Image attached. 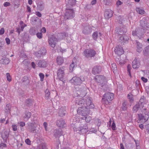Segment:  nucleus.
<instances>
[{
  "label": "nucleus",
  "mask_w": 149,
  "mask_h": 149,
  "mask_svg": "<svg viewBox=\"0 0 149 149\" xmlns=\"http://www.w3.org/2000/svg\"><path fill=\"white\" fill-rule=\"evenodd\" d=\"M64 67L60 68L58 70L57 76L58 79L61 80L63 79L65 73L64 72Z\"/></svg>",
  "instance_id": "12"
},
{
  "label": "nucleus",
  "mask_w": 149,
  "mask_h": 149,
  "mask_svg": "<svg viewBox=\"0 0 149 149\" xmlns=\"http://www.w3.org/2000/svg\"><path fill=\"white\" fill-rule=\"evenodd\" d=\"M29 33L32 35H35L36 33V29L35 27L31 28L29 30Z\"/></svg>",
  "instance_id": "37"
},
{
  "label": "nucleus",
  "mask_w": 149,
  "mask_h": 149,
  "mask_svg": "<svg viewBox=\"0 0 149 149\" xmlns=\"http://www.w3.org/2000/svg\"><path fill=\"white\" fill-rule=\"evenodd\" d=\"M127 97L130 102H132L134 100L132 95L131 93L127 95Z\"/></svg>",
  "instance_id": "45"
},
{
  "label": "nucleus",
  "mask_w": 149,
  "mask_h": 149,
  "mask_svg": "<svg viewBox=\"0 0 149 149\" xmlns=\"http://www.w3.org/2000/svg\"><path fill=\"white\" fill-rule=\"evenodd\" d=\"M145 128L148 132L149 131V124H147L145 126Z\"/></svg>",
  "instance_id": "63"
},
{
  "label": "nucleus",
  "mask_w": 149,
  "mask_h": 149,
  "mask_svg": "<svg viewBox=\"0 0 149 149\" xmlns=\"http://www.w3.org/2000/svg\"><path fill=\"white\" fill-rule=\"evenodd\" d=\"M113 14V11L110 10H106L104 12V16L106 19H109L111 17Z\"/></svg>",
  "instance_id": "19"
},
{
  "label": "nucleus",
  "mask_w": 149,
  "mask_h": 149,
  "mask_svg": "<svg viewBox=\"0 0 149 149\" xmlns=\"http://www.w3.org/2000/svg\"><path fill=\"white\" fill-rule=\"evenodd\" d=\"M56 125L59 127L61 128L65 127V123L62 119L58 120L57 121Z\"/></svg>",
  "instance_id": "22"
},
{
  "label": "nucleus",
  "mask_w": 149,
  "mask_h": 149,
  "mask_svg": "<svg viewBox=\"0 0 149 149\" xmlns=\"http://www.w3.org/2000/svg\"><path fill=\"white\" fill-rule=\"evenodd\" d=\"M56 62L58 64L61 65L64 62L63 58L61 56H58L57 57Z\"/></svg>",
  "instance_id": "29"
},
{
  "label": "nucleus",
  "mask_w": 149,
  "mask_h": 149,
  "mask_svg": "<svg viewBox=\"0 0 149 149\" xmlns=\"http://www.w3.org/2000/svg\"><path fill=\"white\" fill-rule=\"evenodd\" d=\"M111 127L112 130H116V124L114 121H113V122L112 123Z\"/></svg>",
  "instance_id": "48"
},
{
  "label": "nucleus",
  "mask_w": 149,
  "mask_h": 149,
  "mask_svg": "<svg viewBox=\"0 0 149 149\" xmlns=\"http://www.w3.org/2000/svg\"><path fill=\"white\" fill-rule=\"evenodd\" d=\"M35 55L37 57L39 58H40L41 56H42L40 53V52L39 51L38 52H35Z\"/></svg>",
  "instance_id": "47"
},
{
  "label": "nucleus",
  "mask_w": 149,
  "mask_h": 149,
  "mask_svg": "<svg viewBox=\"0 0 149 149\" xmlns=\"http://www.w3.org/2000/svg\"><path fill=\"white\" fill-rule=\"evenodd\" d=\"M6 147V144L4 143H1L0 144V149H2L4 147Z\"/></svg>",
  "instance_id": "52"
},
{
  "label": "nucleus",
  "mask_w": 149,
  "mask_h": 149,
  "mask_svg": "<svg viewBox=\"0 0 149 149\" xmlns=\"http://www.w3.org/2000/svg\"><path fill=\"white\" fill-rule=\"evenodd\" d=\"M145 32V30L142 29L138 28L135 31L132 32V35L134 36H137L139 38L143 37V34Z\"/></svg>",
  "instance_id": "6"
},
{
  "label": "nucleus",
  "mask_w": 149,
  "mask_h": 149,
  "mask_svg": "<svg viewBox=\"0 0 149 149\" xmlns=\"http://www.w3.org/2000/svg\"><path fill=\"white\" fill-rule=\"evenodd\" d=\"M127 102H126L125 101L122 104V109L124 111H125L127 109Z\"/></svg>",
  "instance_id": "44"
},
{
  "label": "nucleus",
  "mask_w": 149,
  "mask_h": 149,
  "mask_svg": "<svg viewBox=\"0 0 149 149\" xmlns=\"http://www.w3.org/2000/svg\"><path fill=\"white\" fill-rule=\"evenodd\" d=\"M93 108L90 107L89 105L88 107L84 106L79 107L77 109V112L79 115L84 116L90 113L89 109Z\"/></svg>",
  "instance_id": "3"
},
{
  "label": "nucleus",
  "mask_w": 149,
  "mask_h": 149,
  "mask_svg": "<svg viewBox=\"0 0 149 149\" xmlns=\"http://www.w3.org/2000/svg\"><path fill=\"white\" fill-rule=\"evenodd\" d=\"M36 130V127L34 125L31 123L28 124V130L31 132H33Z\"/></svg>",
  "instance_id": "23"
},
{
  "label": "nucleus",
  "mask_w": 149,
  "mask_h": 149,
  "mask_svg": "<svg viewBox=\"0 0 149 149\" xmlns=\"http://www.w3.org/2000/svg\"><path fill=\"white\" fill-rule=\"evenodd\" d=\"M74 16V13L73 10L68 9L66 10L65 14V19H72Z\"/></svg>",
  "instance_id": "10"
},
{
  "label": "nucleus",
  "mask_w": 149,
  "mask_h": 149,
  "mask_svg": "<svg viewBox=\"0 0 149 149\" xmlns=\"http://www.w3.org/2000/svg\"><path fill=\"white\" fill-rule=\"evenodd\" d=\"M140 25L142 27L141 28L144 30L149 29V24L147 23L146 21L141 20L140 21Z\"/></svg>",
  "instance_id": "14"
},
{
  "label": "nucleus",
  "mask_w": 149,
  "mask_h": 149,
  "mask_svg": "<svg viewBox=\"0 0 149 149\" xmlns=\"http://www.w3.org/2000/svg\"><path fill=\"white\" fill-rule=\"evenodd\" d=\"M136 42L137 45L136 50L138 52H140L142 50V45L137 40H136Z\"/></svg>",
  "instance_id": "28"
},
{
  "label": "nucleus",
  "mask_w": 149,
  "mask_h": 149,
  "mask_svg": "<svg viewBox=\"0 0 149 149\" xmlns=\"http://www.w3.org/2000/svg\"><path fill=\"white\" fill-rule=\"evenodd\" d=\"M16 32L18 33L19 35L20 34V32L22 31L21 30L19 27H17L16 28Z\"/></svg>",
  "instance_id": "57"
},
{
  "label": "nucleus",
  "mask_w": 149,
  "mask_h": 149,
  "mask_svg": "<svg viewBox=\"0 0 149 149\" xmlns=\"http://www.w3.org/2000/svg\"><path fill=\"white\" fill-rule=\"evenodd\" d=\"M84 81V79H81L79 77H74L70 80V81L71 83L74 85H80Z\"/></svg>",
  "instance_id": "8"
},
{
  "label": "nucleus",
  "mask_w": 149,
  "mask_h": 149,
  "mask_svg": "<svg viewBox=\"0 0 149 149\" xmlns=\"http://www.w3.org/2000/svg\"><path fill=\"white\" fill-rule=\"evenodd\" d=\"M65 113L66 111L63 107H61L59 109L58 112L59 116L63 117L65 115Z\"/></svg>",
  "instance_id": "25"
},
{
  "label": "nucleus",
  "mask_w": 149,
  "mask_h": 149,
  "mask_svg": "<svg viewBox=\"0 0 149 149\" xmlns=\"http://www.w3.org/2000/svg\"><path fill=\"white\" fill-rule=\"evenodd\" d=\"M37 7L41 10H42L44 8V6L42 4L38 5L37 6Z\"/></svg>",
  "instance_id": "54"
},
{
  "label": "nucleus",
  "mask_w": 149,
  "mask_h": 149,
  "mask_svg": "<svg viewBox=\"0 0 149 149\" xmlns=\"http://www.w3.org/2000/svg\"><path fill=\"white\" fill-rule=\"evenodd\" d=\"M76 0H69L68 5L69 6H72L74 5L76 3Z\"/></svg>",
  "instance_id": "41"
},
{
  "label": "nucleus",
  "mask_w": 149,
  "mask_h": 149,
  "mask_svg": "<svg viewBox=\"0 0 149 149\" xmlns=\"http://www.w3.org/2000/svg\"><path fill=\"white\" fill-rule=\"evenodd\" d=\"M25 142L27 145H30L31 144V141L29 139H27L25 140Z\"/></svg>",
  "instance_id": "51"
},
{
  "label": "nucleus",
  "mask_w": 149,
  "mask_h": 149,
  "mask_svg": "<svg viewBox=\"0 0 149 149\" xmlns=\"http://www.w3.org/2000/svg\"><path fill=\"white\" fill-rule=\"evenodd\" d=\"M32 104V100L30 99H26L25 101V104L27 106H30Z\"/></svg>",
  "instance_id": "43"
},
{
  "label": "nucleus",
  "mask_w": 149,
  "mask_h": 149,
  "mask_svg": "<svg viewBox=\"0 0 149 149\" xmlns=\"http://www.w3.org/2000/svg\"><path fill=\"white\" fill-rule=\"evenodd\" d=\"M11 105L8 104L6 105L5 107V112L7 113H10Z\"/></svg>",
  "instance_id": "31"
},
{
  "label": "nucleus",
  "mask_w": 149,
  "mask_h": 149,
  "mask_svg": "<svg viewBox=\"0 0 149 149\" xmlns=\"http://www.w3.org/2000/svg\"><path fill=\"white\" fill-rule=\"evenodd\" d=\"M127 31V30L125 27L123 26L122 27L118 29L117 32L118 34L121 35L123 33H126Z\"/></svg>",
  "instance_id": "24"
},
{
  "label": "nucleus",
  "mask_w": 149,
  "mask_h": 149,
  "mask_svg": "<svg viewBox=\"0 0 149 149\" xmlns=\"http://www.w3.org/2000/svg\"><path fill=\"white\" fill-rule=\"evenodd\" d=\"M54 135L56 137H59L62 134V131L61 129L54 130Z\"/></svg>",
  "instance_id": "26"
},
{
  "label": "nucleus",
  "mask_w": 149,
  "mask_h": 149,
  "mask_svg": "<svg viewBox=\"0 0 149 149\" xmlns=\"http://www.w3.org/2000/svg\"><path fill=\"white\" fill-rule=\"evenodd\" d=\"M149 112L147 111H146L145 113H143L142 114L140 113L138 114L139 120L144 122H145L148 120L149 118Z\"/></svg>",
  "instance_id": "11"
},
{
  "label": "nucleus",
  "mask_w": 149,
  "mask_h": 149,
  "mask_svg": "<svg viewBox=\"0 0 149 149\" xmlns=\"http://www.w3.org/2000/svg\"><path fill=\"white\" fill-rule=\"evenodd\" d=\"M39 75L40 78V81H43L45 77L44 74L42 73H40Z\"/></svg>",
  "instance_id": "46"
},
{
  "label": "nucleus",
  "mask_w": 149,
  "mask_h": 149,
  "mask_svg": "<svg viewBox=\"0 0 149 149\" xmlns=\"http://www.w3.org/2000/svg\"><path fill=\"white\" fill-rule=\"evenodd\" d=\"M114 95L113 93H107L104 94L102 99V102L106 104H109L110 102L114 98Z\"/></svg>",
  "instance_id": "2"
},
{
  "label": "nucleus",
  "mask_w": 149,
  "mask_h": 149,
  "mask_svg": "<svg viewBox=\"0 0 149 149\" xmlns=\"http://www.w3.org/2000/svg\"><path fill=\"white\" fill-rule=\"evenodd\" d=\"M141 108L142 107H141V105L137 103L133 107L132 110L134 112H136L138 109Z\"/></svg>",
  "instance_id": "30"
},
{
  "label": "nucleus",
  "mask_w": 149,
  "mask_h": 149,
  "mask_svg": "<svg viewBox=\"0 0 149 149\" xmlns=\"http://www.w3.org/2000/svg\"><path fill=\"white\" fill-rule=\"evenodd\" d=\"M123 3L119 0L118 1L116 2V4L117 6L121 5Z\"/></svg>",
  "instance_id": "62"
},
{
  "label": "nucleus",
  "mask_w": 149,
  "mask_h": 149,
  "mask_svg": "<svg viewBox=\"0 0 149 149\" xmlns=\"http://www.w3.org/2000/svg\"><path fill=\"white\" fill-rule=\"evenodd\" d=\"M48 40L49 45L52 47H54L57 42V38L54 35L51 36L49 37Z\"/></svg>",
  "instance_id": "9"
},
{
  "label": "nucleus",
  "mask_w": 149,
  "mask_h": 149,
  "mask_svg": "<svg viewBox=\"0 0 149 149\" xmlns=\"http://www.w3.org/2000/svg\"><path fill=\"white\" fill-rule=\"evenodd\" d=\"M36 64L38 67L41 68H45L47 65V62L43 60H40L38 61Z\"/></svg>",
  "instance_id": "15"
},
{
  "label": "nucleus",
  "mask_w": 149,
  "mask_h": 149,
  "mask_svg": "<svg viewBox=\"0 0 149 149\" xmlns=\"http://www.w3.org/2000/svg\"><path fill=\"white\" fill-rule=\"evenodd\" d=\"M6 78L7 80L9 81H11V77L10 76L9 73H7L6 74Z\"/></svg>",
  "instance_id": "49"
},
{
  "label": "nucleus",
  "mask_w": 149,
  "mask_h": 149,
  "mask_svg": "<svg viewBox=\"0 0 149 149\" xmlns=\"http://www.w3.org/2000/svg\"><path fill=\"white\" fill-rule=\"evenodd\" d=\"M10 3L8 2H5L3 4V6L4 7H7L10 6Z\"/></svg>",
  "instance_id": "55"
},
{
  "label": "nucleus",
  "mask_w": 149,
  "mask_h": 149,
  "mask_svg": "<svg viewBox=\"0 0 149 149\" xmlns=\"http://www.w3.org/2000/svg\"><path fill=\"white\" fill-rule=\"evenodd\" d=\"M76 67V65L74 63L72 62L70 66V70L71 72H72L74 70V68Z\"/></svg>",
  "instance_id": "36"
},
{
  "label": "nucleus",
  "mask_w": 149,
  "mask_h": 149,
  "mask_svg": "<svg viewBox=\"0 0 149 149\" xmlns=\"http://www.w3.org/2000/svg\"><path fill=\"white\" fill-rule=\"evenodd\" d=\"M42 33L41 32H38L36 34L38 38L40 39H41L42 38Z\"/></svg>",
  "instance_id": "50"
},
{
  "label": "nucleus",
  "mask_w": 149,
  "mask_h": 149,
  "mask_svg": "<svg viewBox=\"0 0 149 149\" xmlns=\"http://www.w3.org/2000/svg\"><path fill=\"white\" fill-rule=\"evenodd\" d=\"M1 137L5 142H6L9 137V133L8 132L5 130H3L1 133Z\"/></svg>",
  "instance_id": "16"
},
{
  "label": "nucleus",
  "mask_w": 149,
  "mask_h": 149,
  "mask_svg": "<svg viewBox=\"0 0 149 149\" xmlns=\"http://www.w3.org/2000/svg\"><path fill=\"white\" fill-rule=\"evenodd\" d=\"M84 124H81L80 126L78 127L79 132L78 133L80 134H84L86 133L88 131L87 124L85 123Z\"/></svg>",
  "instance_id": "7"
},
{
  "label": "nucleus",
  "mask_w": 149,
  "mask_h": 149,
  "mask_svg": "<svg viewBox=\"0 0 149 149\" xmlns=\"http://www.w3.org/2000/svg\"><path fill=\"white\" fill-rule=\"evenodd\" d=\"M31 113L29 111H26L25 113V116L24 117L25 118H26L28 120L29 118L31 116Z\"/></svg>",
  "instance_id": "35"
},
{
  "label": "nucleus",
  "mask_w": 149,
  "mask_h": 149,
  "mask_svg": "<svg viewBox=\"0 0 149 149\" xmlns=\"http://www.w3.org/2000/svg\"><path fill=\"white\" fill-rule=\"evenodd\" d=\"M12 128H13V130L14 131H16L17 130V127L15 125H13L12 126Z\"/></svg>",
  "instance_id": "58"
},
{
  "label": "nucleus",
  "mask_w": 149,
  "mask_h": 149,
  "mask_svg": "<svg viewBox=\"0 0 149 149\" xmlns=\"http://www.w3.org/2000/svg\"><path fill=\"white\" fill-rule=\"evenodd\" d=\"M76 105H79L81 107H88V105L91 108H94V105L92 103L91 98L89 97H85L82 99H76L75 102Z\"/></svg>",
  "instance_id": "1"
},
{
  "label": "nucleus",
  "mask_w": 149,
  "mask_h": 149,
  "mask_svg": "<svg viewBox=\"0 0 149 149\" xmlns=\"http://www.w3.org/2000/svg\"><path fill=\"white\" fill-rule=\"evenodd\" d=\"M4 28H2L0 30V35H2L4 34Z\"/></svg>",
  "instance_id": "56"
},
{
  "label": "nucleus",
  "mask_w": 149,
  "mask_h": 149,
  "mask_svg": "<svg viewBox=\"0 0 149 149\" xmlns=\"http://www.w3.org/2000/svg\"><path fill=\"white\" fill-rule=\"evenodd\" d=\"M140 65L139 59L135 58L132 63V66L134 69H136L139 68Z\"/></svg>",
  "instance_id": "17"
},
{
  "label": "nucleus",
  "mask_w": 149,
  "mask_h": 149,
  "mask_svg": "<svg viewBox=\"0 0 149 149\" xmlns=\"http://www.w3.org/2000/svg\"><path fill=\"white\" fill-rule=\"evenodd\" d=\"M98 83H100L99 85L102 87V89L104 90V87L106 86V80L105 77L102 75L97 76L95 79Z\"/></svg>",
  "instance_id": "4"
},
{
  "label": "nucleus",
  "mask_w": 149,
  "mask_h": 149,
  "mask_svg": "<svg viewBox=\"0 0 149 149\" xmlns=\"http://www.w3.org/2000/svg\"><path fill=\"white\" fill-rule=\"evenodd\" d=\"M45 98L46 99L48 100L50 98V92L49 91V90L47 89L45 91Z\"/></svg>",
  "instance_id": "34"
},
{
  "label": "nucleus",
  "mask_w": 149,
  "mask_h": 149,
  "mask_svg": "<svg viewBox=\"0 0 149 149\" xmlns=\"http://www.w3.org/2000/svg\"><path fill=\"white\" fill-rule=\"evenodd\" d=\"M114 51L115 53L118 55H120L124 53V51L121 46H118L116 47Z\"/></svg>",
  "instance_id": "18"
},
{
  "label": "nucleus",
  "mask_w": 149,
  "mask_h": 149,
  "mask_svg": "<svg viewBox=\"0 0 149 149\" xmlns=\"http://www.w3.org/2000/svg\"><path fill=\"white\" fill-rule=\"evenodd\" d=\"M147 102L144 96H143L141 97L139 102L138 103L141 105V107L143 108L144 106V105L146 104Z\"/></svg>",
  "instance_id": "20"
},
{
  "label": "nucleus",
  "mask_w": 149,
  "mask_h": 149,
  "mask_svg": "<svg viewBox=\"0 0 149 149\" xmlns=\"http://www.w3.org/2000/svg\"><path fill=\"white\" fill-rule=\"evenodd\" d=\"M84 55L87 58H91L94 57L95 55L96 52L93 49H85L83 52Z\"/></svg>",
  "instance_id": "5"
},
{
  "label": "nucleus",
  "mask_w": 149,
  "mask_h": 149,
  "mask_svg": "<svg viewBox=\"0 0 149 149\" xmlns=\"http://www.w3.org/2000/svg\"><path fill=\"white\" fill-rule=\"evenodd\" d=\"M84 120H85V121L87 123H89L90 121L91 120V118L90 116L86 115V116H84L81 117L80 118V119Z\"/></svg>",
  "instance_id": "27"
},
{
  "label": "nucleus",
  "mask_w": 149,
  "mask_h": 149,
  "mask_svg": "<svg viewBox=\"0 0 149 149\" xmlns=\"http://www.w3.org/2000/svg\"><path fill=\"white\" fill-rule=\"evenodd\" d=\"M5 40L7 45H8L10 43V40L8 38H6Z\"/></svg>",
  "instance_id": "59"
},
{
  "label": "nucleus",
  "mask_w": 149,
  "mask_h": 149,
  "mask_svg": "<svg viewBox=\"0 0 149 149\" xmlns=\"http://www.w3.org/2000/svg\"><path fill=\"white\" fill-rule=\"evenodd\" d=\"M98 32L97 31L94 32L92 35L93 39L95 40H96L98 37Z\"/></svg>",
  "instance_id": "42"
},
{
  "label": "nucleus",
  "mask_w": 149,
  "mask_h": 149,
  "mask_svg": "<svg viewBox=\"0 0 149 149\" xmlns=\"http://www.w3.org/2000/svg\"><path fill=\"white\" fill-rule=\"evenodd\" d=\"M10 62L9 59L8 58H5L3 60V63L5 64H8Z\"/></svg>",
  "instance_id": "53"
},
{
  "label": "nucleus",
  "mask_w": 149,
  "mask_h": 149,
  "mask_svg": "<svg viewBox=\"0 0 149 149\" xmlns=\"http://www.w3.org/2000/svg\"><path fill=\"white\" fill-rule=\"evenodd\" d=\"M23 82L24 83V84L25 85H27L29 84V81L28 79V77L26 76H24L23 79Z\"/></svg>",
  "instance_id": "33"
},
{
  "label": "nucleus",
  "mask_w": 149,
  "mask_h": 149,
  "mask_svg": "<svg viewBox=\"0 0 149 149\" xmlns=\"http://www.w3.org/2000/svg\"><path fill=\"white\" fill-rule=\"evenodd\" d=\"M111 69L113 72H115L117 70L116 65V63H113L111 64Z\"/></svg>",
  "instance_id": "38"
},
{
  "label": "nucleus",
  "mask_w": 149,
  "mask_h": 149,
  "mask_svg": "<svg viewBox=\"0 0 149 149\" xmlns=\"http://www.w3.org/2000/svg\"><path fill=\"white\" fill-rule=\"evenodd\" d=\"M39 51L42 56L45 55L47 53V51L44 47L41 48Z\"/></svg>",
  "instance_id": "39"
},
{
  "label": "nucleus",
  "mask_w": 149,
  "mask_h": 149,
  "mask_svg": "<svg viewBox=\"0 0 149 149\" xmlns=\"http://www.w3.org/2000/svg\"><path fill=\"white\" fill-rule=\"evenodd\" d=\"M101 71V68L100 66L94 67L92 70V72L94 74L99 73Z\"/></svg>",
  "instance_id": "21"
},
{
  "label": "nucleus",
  "mask_w": 149,
  "mask_h": 149,
  "mask_svg": "<svg viewBox=\"0 0 149 149\" xmlns=\"http://www.w3.org/2000/svg\"><path fill=\"white\" fill-rule=\"evenodd\" d=\"M136 10L138 13L141 15L145 13V11L140 8H136Z\"/></svg>",
  "instance_id": "32"
},
{
  "label": "nucleus",
  "mask_w": 149,
  "mask_h": 149,
  "mask_svg": "<svg viewBox=\"0 0 149 149\" xmlns=\"http://www.w3.org/2000/svg\"><path fill=\"white\" fill-rule=\"evenodd\" d=\"M141 79L145 83H146L147 82L148 79H147L144 78L143 77H142Z\"/></svg>",
  "instance_id": "61"
},
{
  "label": "nucleus",
  "mask_w": 149,
  "mask_h": 149,
  "mask_svg": "<svg viewBox=\"0 0 149 149\" xmlns=\"http://www.w3.org/2000/svg\"><path fill=\"white\" fill-rule=\"evenodd\" d=\"M116 18V22L120 24H121L123 23L122 19L120 16L117 17Z\"/></svg>",
  "instance_id": "40"
},
{
  "label": "nucleus",
  "mask_w": 149,
  "mask_h": 149,
  "mask_svg": "<svg viewBox=\"0 0 149 149\" xmlns=\"http://www.w3.org/2000/svg\"><path fill=\"white\" fill-rule=\"evenodd\" d=\"M36 15L39 17H41L42 16L41 13L37 11L35 13Z\"/></svg>",
  "instance_id": "60"
},
{
  "label": "nucleus",
  "mask_w": 149,
  "mask_h": 149,
  "mask_svg": "<svg viewBox=\"0 0 149 149\" xmlns=\"http://www.w3.org/2000/svg\"><path fill=\"white\" fill-rule=\"evenodd\" d=\"M92 32V28L89 25L84 26L82 30V33L85 35H87L91 33Z\"/></svg>",
  "instance_id": "13"
},
{
  "label": "nucleus",
  "mask_w": 149,
  "mask_h": 149,
  "mask_svg": "<svg viewBox=\"0 0 149 149\" xmlns=\"http://www.w3.org/2000/svg\"><path fill=\"white\" fill-rule=\"evenodd\" d=\"M143 54L146 56H147L148 55L147 54V50L146 49L145 50L143 51Z\"/></svg>",
  "instance_id": "64"
}]
</instances>
